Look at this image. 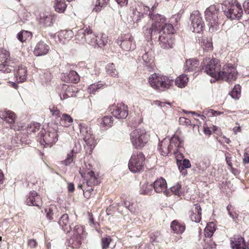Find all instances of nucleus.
<instances>
[{"label":"nucleus","mask_w":249,"mask_h":249,"mask_svg":"<svg viewBox=\"0 0 249 249\" xmlns=\"http://www.w3.org/2000/svg\"><path fill=\"white\" fill-rule=\"evenodd\" d=\"M130 8L131 10L132 11V15L131 17L134 22H138L143 18L144 12H142V9L145 10L146 8L147 11H149V16L153 21L152 24L153 26L160 30L161 26L164 24L165 22V18L158 14L154 15L152 13L151 11H150L149 7L144 6L142 4L139 5L136 2H134L132 3V6Z\"/></svg>","instance_id":"obj_1"},{"label":"nucleus","mask_w":249,"mask_h":249,"mask_svg":"<svg viewBox=\"0 0 249 249\" xmlns=\"http://www.w3.org/2000/svg\"><path fill=\"white\" fill-rule=\"evenodd\" d=\"M79 173L86 180L85 183L78 185V188L82 189L86 197H89L95 186L100 183L99 178L94 172L90 169H85L83 167L79 170Z\"/></svg>","instance_id":"obj_2"},{"label":"nucleus","mask_w":249,"mask_h":249,"mask_svg":"<svg viewBox=\"0 0 249 249\" xmlns=\"http://www.w3.org/2000/svg\"><path fill=\"white\" fill-rule=\"evenodd\" d=\"M149 83L153 89L164 90L170 87L173 83V80L167 76L154 73L149 77Z\"/></svg>","instance_id":"obj_3"},{"label":"nucleus","mask_w":249,"mask_h":249,"mask_svg":"<svg viewBox=\"0 0 249 249\" xmlns=\"http://www.w3.org/2000/svg\"><path fill=\"white\" fill-rule=\"evenodd\" d=\"M201 66L202 70L212 77L216 79L219 77L221 65L219 60L206 58L203 61Z\"/></svg>","instance_id":"obj_4"},{"label":"nucleus","mask_w":249,"mask_h":249,"mask_svg":"<svg viewBox=\"0 0 249 249\" xmlns=\"http://www.w3.org/2000/svg\"><path fill=\"white\" fill-rule=\"evenodd\" d=\"M205 19L209 27V32H213L219 29L218 9L215 5H211L205 11Z\"/></svg>","instance_id":"obj_5"},{"label":"nucleus","mask_w":249,"mask_h":249,"mask_svg":"<svg viewBox=\"0 0 249 249\" xmlns=\"http://www.w3.org/2000/svg\"><path fill=\"white\" fill-rule=\"evenodd\" d=\"M80 132L86 143V148L89 149V153L91 154L96 145V140L92 133L91 129L85 124H79Z\"/></svg>","instance_id":"obj_6"},{"label":"nucleus","mask_w":249,"mask_h":249,"mask_svg":"<svg viewBox=\"0 0 249 249\" xmlns=\"http://www.w3.org/2000/svg\"><path fill=\"white\" fill-rule=\"evenodd\" d=\"M222 8L225 16L231 20L239 19L243 14L241 5L238 4L225 2Z\"/></svg>","instance_id":"obj_7"},{"label":"nucleus","mask_w":249,"mask_h":249,"mask_svg":"<svg viewBox=\"0 0 249 249\" xmlns=\"http://www.w3.org/2000/svg\"><path fill=\"white\" fill-rule=\"evenodd\" d=\"M145 157L142 153H133L128 162V168L133 173H138L142 171L144 167Z\"/></svg>","instance_id":"obj_8"},{"label":"nucleus","mask_w":249,"mask_h":249,"mask_svg":"<svg viewBox=\"0 0 249 249\" xmlns=\"http://www.w3.org/2000/svg\"><path fill=\"white\" fill-rule=\"evenodd\" d=\"M130 140L133 145L136 148L143 147L148 141L146 132L143 129H137L130 135Z\"/></svg>","instance_id":"obj_9"},{"label":"nucleus","mask_w":249,"mask_h":249,"mask_svg":"<svg viewBox=\"0 0 249 249\" xmlns=\"http://www.w3.org/2000/svg\"><path fill=\"white\" fill-rule=\"evenodd\" d=\"M57 133V126L56 125H54L53 127H49L48 130L45 133L41 132L40 133V136L42 137L40 141L41 144L47 145L51 147L58 141V135Z\"/></svg>","instance_id":"obj_10"},{"label":"nucleus","mask_w":249,"mask_h":249,"mask_svg":"<svg viewBox=\"0 0 249 249\" xmlns=\"http://www.w3.org/2000/svg\"><path fill=\"white\" fill-rule=\"evenodd\" d=\"M0 59L2 63L0 64V72L9 73L14 70L15 62L11 59L9 52L2 50L0 53Z\"/></svg>","instance_id":"obj_11"},{"label":"nucleus","mask_w":249,"mask_h":249,"mask_svg":"<svg viewBox=\"0 0 249 249\" xmlns=\"http://www.w3.org/2000/svg\"><path fill=\"white\" fill-rule=\"evenodd\" d=\"M170 143L168 147H165V150L163 149L161 150V155L162 156H167L169 153L176 154L178 152V148L182 147L183 145V141L179 138L177 135H174L170 139Z\"/></svg>","instance_id":"obj_12"},{"label":"nucleus","mask_w":249,"mask_h":249,"mask_svg":"<svg viewBox=\"0 0 249 249\" xmlns=\"http://www.w3.org/2000/svg\"><path fill=\"white\" fill-rule=\"evenodd\" d=\"M73 234L68 241V245L73 249L79 248L83 239V228L80 225H76L73 228Z\"/></svg>","instance_id":"obj_13"},{"label":"nucleus","mask_w":249,"mask_h":249,"mask_svg":"<svg viewBox=\"0 0 249 249\" xmlns=\"http://www.w3.org/2000/svg\"><path fill=\"white\" fill-rule=\"evenodd\" d=\"M237 74L236 69L231 65L227 64L223 66L222 70L219 72V77L217 79L230 82L236 79Z\"/></svg>","instance_id":"obj_14"},{"label":"nucleus","mask_w":249,"mask_h":249,"mask_svg":"<svg viewBox=\"0 0 249 249\" xmlns=\"http://www.w3.org/2000/svg\"><path fill=\"white\" fill-rule=\"evenodd\" d=\"M109 111L118 119H125L128 116V107L123 103L112 105L109 108Z\"/></svg>","instance_id":"obj_15"},{"label":"nucleus","mask_w":249,"mask_h":249,"mask_svg":"<svg viewBox=\"0 0 249 249\" xmlns=\"http://www.w3.org/2000/svg\"><path fill=\"white\" fill-rule=\"evenodd\" d=\"M191 26L193 28V32L199 33L202 31L204 26V23L202 17L198 11H194L190 15Z\"/></svg>","instance_id":"obj_16"},{"label":"nucleus","mask_w":249,"mask_h":249,"mask_svg":"<svg viewBox=\"0 0 249 249\" xmlns=\"http://www.w3.org/2000/svg\"><path fill=\"white\" fill-rule=\"evenodd\" d=\"M155 191L157 193H163L166 196L170 195L169 190H165L167 187V183L165 179L160 178L156 180L153 183Z\"/></svg>","instance_id":"obj_17"},{"label":"nucleus","mask_w":249,"mask_h":249,"mask_svg":"<svg viewBox=\"0 0 249 249\" xmlns=\"http://www.w3.org/2000/svg\"><path fill=\"white\" fill-rule=\"evenodd\" d=\"M26 203L28 206H35L40 209L42 205V199L36 192L33 191L27 196Z\"/></svg>","instance_id":"obj_18"},{"label":"nucleus","mask_w":249,"mask_h":249,"mask_svg":"<svg viewBox=\"0 0 249 249\" xmlns=\"http://www.w3.org/2000/svg\"><path fill=\"white\" fill-rule=\"evenodd\" d=\"M202 209L199 204H196L188 212V215L190 219L195 222L198 223L201 219Z\"/></svg>","instance_id":"obj_19"},{"label":"nucleus","mask_w":249,"mask_h":249,"mask_svg":"<svg viewBox=\"0 0 249 249\" xmlns=\"http://www.w3.org/2000/svg\"><path fill=\"white\" fill-rule=\"evenodd\" d=\"M159 41V45L163 49H169L173 48L174 40L172 38L171 35H160Z\"/></svg>","instance_id":"obj_20"},{"label":"nucleus","mask_w":249,"mask_h":249,"mask_svg":"<svg viewBox=\"0 0 249 249\" xmlns=\"http://www.w3.org/2000/svg\"><path fill=\"white\" fill-rule=\"evenodd\" d=\"M50 50V47L45 42L40 41L36 45L34 53L36 56H39L47 54Z\"/></svg>","instance_id":"obj_21"},{"label":"nucleus","mask_w":249,"mask_h":249,"mask_svg":"<svg viewBox=\"0 0 249 249\" xmlns=\"http://www.w3.org/2000/svg\"><path fill=\"white\" fill-rule=\"evenodd\" d=\"M54 16L49 12L42 13L40 14L39 22L44 26H51L53 23Z\"/></svg>","instance_id":"obj_22"},{"label":"nucleus","mask_w":249,"mask_h":249,"mask_svg":"<svg viewBox=\"0 0 249 249\" xmlns=\"http://www.w3.org/2000/svg\"><path fill=\"white\" fill-rule=\"evenodd\" d=\"M0 117L6 123L12 124L15 123L16 116L14 112L4 109L0 110Z\"/></svg>","instance_id":"obj_23"},{"label":"nucleus","mask_w":249,"mask_h":249,"mask_svg":"<svg viewBox=\"0 0 249 249\" xmlns=\"http://www.w3.org/2000/svg\"><path fill=\"white\" fill-rule=\"evenodd\" d=\"M231 246L232 249H247L244 239L239 235H234L231 238Z\"/></svg>","instance_id":"obj_24"},{"label":"nucleus","mask_w":249,"mask_h":249,"mask_svg":"<svg viewBox=\"0 0 249 249\" xmlns=\"http://www.w3.org/2000/svg\"><path fill=\"white\" fill-rule=\"evenodd\" d=\"M58 224L61 227L62 229L65 232H69L71 230L68 214H63L61 216L58 221Z\"/></svg>","instance_id":"obj_25"},{"label":"nucleus","mask_w":249,"mask_h":249,"mask_svg":"<svg viewBox=\"0 0 249 249\" xmlns=\"http://www.w3.org/2000/svg\"><path fill=\"white\" fill-rule=\"evenodd\" d=\"M199 61L196 59H189L186 61L184 66L185 72L196 71L198 70Z\"/></svg>","instance_id":"obj_26"},{"label":"nucleus","mask_w":249,"mask_h":249,"mask_svg":"<svg viewBox=\"0 0 249 249\" xmlns=\"http://www.w3.org/2000/svg\"><path fill=\"white\" fill-rule=\"evenodd\" d=\"M45 211L46 213V217L49 220L57 218L59 215L57 208L54 205H52L49 208H46Z\"/></svg>","instance_id":"obj_27"},{"label":"nucleus","mask_w":249,"mask_h":249,"mask_svg":"<svg viewBox=\"0 0 249 249\" xmlns=\"http://www.w3.org/2000/svg\"><path fill=\"white\" fill-rule=\"evenodd\" d=\"M15 75L18 82H22L26 79L27 70L23 66H19L18 70L15 71Z\"/></svg>","instance_id":"obj_28"},{"label":"nucleus","mask_w":249,"mask_h":249,"mask_svg":"<svg viewBox=\"0 0 249 249\" xmlns=\"http://www.w3.org/2000/svg\"><path fill=\"white\" fill-rule=\"evenodd\" d=\"M143 33L144 35L148 38H154L155 36L159 34V29L156 28L155 26L152 25L145 26L143 28Z\"/></svg>","instance_id":"obj_29"},{"label":"nucleus","mask_w":249,"mask_h":249,"mask_svg":"<svg viewBox=\"0 0 249 249\" xmlns=\"http://www.w3.org/2000/svg\"><path fill=\"white\" fill-rule=\"evenodd\" d=\"M64 80L67 82L77 83L80 80V77L75 71H71L65 76Z\"/></svg>","instance_id":"obj_30"},{"label":"nucleus","mask_w":249,"mask_h":249,"mask_svg":"<svg viewBox=\"0 0 249 249\" xmlns=\"http://www.w3.org/2000/svg\"><path fill=\"white\" fill-rule=\"evenodd\" d=\"M171 228L174 232L177 234L183 233L185 230V225L176 220H174L171 223Z\"/></svg>","instance_id":"obj_31"},{"label":"nucleus","mask_w":249,"mask_h":249,"mask_svg":"<svg viewBox=\"0 0 249 249\" xmlns=\"http://www.w3.org/2000/svg\"><path fill=\"white\" fill-rule=\"evenodd\" d=\"M97 40V36L92 33V30L87 28L86 43L95 47Z\"/></svg>","instance_id":"obj_32"},{"label":"nucleus","mask_w":249,"mask_h":249,"mask_svg":"<svg viewBox=\"0 0 249 249\" xmlns=\"http://www.w3.org/2000/svg\"><path fill=\"white\" fill-rule=\"evenodd\" d=\"M188 82V77L186 74H181L178 77L175 81V84L179 88L185 87Z\"/></svg>","instance_id":"obj_33"},{"label":"nucleus","mask_w":249,"mask_h":249,"mask_svg":"<svg viewBox=\"0 0 249 249\" xmlns=\"http://www.w3.org/2000/svg\"><path fill=\"white\" fill-rule=\"evenodd\" d=\"M72 123L73 119L70 115L66 113L62 115L60 121V124L62 126L67 127L70 126Z\"/></svg>","instance_id":"obj_34"},{"label":"nucleus","mask_w":249,"mask_h":249,"mask_svg":"<svg viewBox=\"0 0 249 249\" xmlns=\"http://www.w3.org/2000/svg\"><path fill=\"white\" fill-rule=\"evenodd\" d=\"M86 32L87 28L79 30L75 35V40L79 43L84 44L86 43Z\"/></svg>","instance_id":"obj_35"},{"label":"nucleus","mask_w":249,"mask_h":249,"mask_svg":"<svg viewBox=\"0 0 249 249\" xmlns=\"http://www.w3.org/2000/svg\"><path fill=\"white\" fill-rule=\"evenodd\" d=\"M54 7L56 12L63 13L66 9L67 5L64 0H55Z\"/></svg>","instance_id":"obj_36"},{"label":"nucleus","mask_w":249,"mask_h":249,"mask_svg":"<svg viewBox=\"0 0 249 249\" xmlns=\"http://www.w3.org/2000/svg\"><path fill=\"white\" fill-rule=\"evenodd\" d=\"M107 74L113 77H118L119 72L116 69V67L113 63L108 64L106 67Z\"/></svg>","instance_id":"obj_37"},{"label":"nucleus","mask_w":249,"mask_h":249,"mask_svg":"<svg viewBox=\"0 0 249 249\" xmlns=\"http://www.w3.org/2000/svg\"><path fill=\"white\" fill-rule=\"evenodd\" d=\"M32 36V34L30 32L25 31V30H22L20 32H19L17 34V38L18 40H19L20 42H24L26 40L31 39Z\"/></svg>","instance_id":"obj_38"},{"label":"nucleus","mask_w":249,"mask_h":249,"mask_svg":"<svg viewBox=\"0 0 249 249\" xmlns=\"http://www.w3.org/2000/svg\"><path fill=\"white\" fill-rule=\"evenodd\" d=\"M162 32L164 35H171L174 33V28L172 24H166L164 23V25L161 26L160 30L159 31V34H160Z\"/></svg>","instance_id":"obj_39"},{"label":"nucleus","mask_w":249,"mask_h":249,"mask_svg":"<svg viewBox=\"0 0 249 249\" xmlns=\"http://www.w3.org/2000/svg\"><path fill=\"white\" fill-rule=\"evenodd\" d=\"M30 14L27 12L24 8H21L18 12V17L20 18V21L24 23L25 21L28 20L30 17Z\"/></svg>","instance_id":"obj_40"},{"label":"nucleus","mask_w":249,"mask_h":249,"mask_svg":"<svg viewBox=\"0 0 249 249\" xmlns=\"http://www.w3.org/2000/svg\"><path fill=\"white\" fill-rule=\"evenodd\" d=\"M142 59L146 66L150 65L153 62L152 52L151 51L145 52L143 54Z\"/></svg>","instance_id":"obj_41"},{"label":"nucleus","mask_w":249,"mask_h":249,"mask_svg":"<svg viewBox=\"0 0 249 249\" xmlns=\"http://www.w3.org/2000/svg\"><path fill=\"white\" fill-rule=\"evenodd\" d=\"M215 230L213 223L207 224L205 229V237L207 238L208 239H211L210 238L213 236Z\"/></svg>","instance_id":"obj_42"},{"label":"nucleus","mask_w":249,"mask_h":249,"mask_svg":"<svg viewBox=\"0 0 249 249\" xmlns=\"http://www.w3.org/2000/svg\"><path fill=\"white\" fill-rule=\"evenodd\" d=\"M153 184L146 183L142 186L141 191L142 194L151 195L153 192Z\"/></svg>","instance_id":"obj_43"},{"label":"nucleus","mask_w":249,"mask_h":249,"mask_svg":"<svg viewBox=\"0 0 249 249\" xmlns=\"http://www.w3.org/2000/svg\"><path fill=\"white\" fill-rule=\"evenodd\" d=\"M108 1V0H96L93 11L96 12L101 11L106 6Z\"/></svg>","instance_id":"obj_44"},{"label":"nucleus","mask_w":249,"mask_h":249,"mask_svg":"<svg viewBox=\"0 0 249 249\" xmlns=\"http://www.w3.org/2000/svg\"><path fill=\"white\" fill-rule=\"evenodd\" d=\"M104 87V85L101 83H96L90 85L88 88V91L89 93L94 94L96 91Z\"/></svg>","instance_id":"obj_45"},{"label":"nucleus","mask_w":249,"mask_h":249,"mask_svg":"<svg viewBox=\"0 0 249 249\" xmlns=\"http://www.w3.org/2000/svg\"><path fill=\"white\" fill-rule=\"evenodd\" d=\"M114 119L111 116H106L102 119L101 124L105 126L110 127L113 124Z\"/></svg>","instance_id":"obj_46"},{"label":"nucleus","mask_w":249,"mask_h":249,"mask_svg":"<svg viewBox=\"0 0 249 249\" xmlns=\"http://www.w3.org/2000/svg\"><path fill=\"white\" fill-rule=\"evenodd\" d=\"M73 32L71 30H63L61 31L58 35L59 38H64L65 39L69 40L72 37Z\"/></svg>","instance_id":"obj_47"},{"label":"nucleus","mask_w":249,"mask_h":249,"mask_svg":"<svg viewBox=\"0 0 249 249\" xmlns=\"http://www.w3.org/2000/svg\"><path fill=\"white\" fill-rule=\"evenodd\" d=\"M75 153L73 149L71 150L70 152L67 154V158L62 161V163L66 165H68L73 162L74 154Z\"/></svg>","instance_id":"obj_48"},{"label":"nucleus","mask_w":249,"mask_h":249,"mask_svg":"<svg viewBox=\"0 0 249 249\" xmlns=\"http://www.w3.org/2000/svg\"><path fill=\"white\" fill-rule=\"evenodd\" d=\"M120 46L125 51H129L134 49V47L132 46L131 42L128 40L122 41L120 44Z\"/></svg>","instance_id":"obj_49"},{"label":"nucleus","mask_w":249,"mask_h":249,"mask_svg":"<svg viewBox=\"0 0 249 249\" xmlns=\"http://www.w3.org/2000/svg\"><path fill=\"white\" fill-rule=\"evenodd\" d=\"M241 88L239 85H235L233 89L230 93V95L232 98L234 99H237L240 94Z\"/></svg>","instance_id":"obj_50"},{"label":"nucleus","mask_w":249,"mask_h":249,"mask_svg":"<svg viewBox=\"0 0 249 249\" xmlns=\"http://www.w3.org/2000/svg\"><path fill=\"white\" fill-rule=\"evenodd\" d=\"M111 242V238L110 236L107 235L101 239V246L103 249H107Z\"/></svg>","instance_id":"obj_51"},{"label":"nucleus","mask_w":249,"mask_h":249,"mask_svg":"<svg viewBox=\"0 0 249 249\" xmlns=\"http://www.w3.org/2000/svg\"><path fill=\"white\" fill-rule=\"evenodd\" d=\"M181 185L180 183H177L176 185L170 188V191L175 195L180 196L181 195Z\"/></svg>","instance_id":"obj_52"},{"label":"nucleus","mask_w":249,"mask_h":249,"mask_svg":"<svg viewBox=\"0 0 249 249\" xmlns=\"http://www.w3.org/2000/svg\"><path fill=\"white\" fill-rule=\"evenodd\" d=\"M107 42V37L105 34L102 35L100 38L96 41V46L99 47L105 46Z\"/></svg>","instance_id":"obj_53"},{"label":"nucleus","mask_w":249,"mask_h":249,"mask_svg":"<svg viewBox=\"0 0 249 249\" xmlns=\"http://www.w3.org/2000/svg\"><path fill=\"white\" fill-rule=\"evenodd\" d=\"M177 164L178 167H183V168H188L191 167V164L190 160L188 159H185L182 161H179L177 160Z\"/></svg>","instance_id":"obj_54"},{"label":"nucleus","mask_w":249,"mask_h":249,"mask_svg":"<svg viewBox=\"0 0 249 249\" xmlns=\"http://www.w3.org/2000/svg\"><path fill=\"white\" fill-rule=\"evenodd\" d=\"M204 240L206 244L203 245V249H215L216 245L211 239H204Z\"/></svg>","instance_id":"obj_55"},{"label":"nucleus","mask_w":249,"mask_h":249,"mask_svg":"<svg viewBox=\"0 0 249 249\" xmlns=\"http://www.w3.org/2000/svg\"><path fill=\"white\" fill-rule=\"evenodd\" d=\"M201 45L203 46V49L206 51L212 50L213 45L211 42H210L207 38L202 39L201 41Z\"/></svg>","instance_id":"obj_56"},{"label":"nucleus","mask_w":249,"mask_h":249,"mask_svg":"<svg viewBox=\"0 0 249 249\" xmlns=\"http://www.w3.org/2000/svg\"><path fill=\"white\" fill-rule=\"evenodd\" d=\"M210 164L209 160H205L200 163L199 165H197V167L198 168L199 172L201 171H203L206 170V169L210 166Z\"/></svg>","instance_id":"obj_57"},{"label":"nucleus","mask_w":249,"mask_h":249,"mask_svg":"<svg viewBox=\"0 0 249 249\" xmlns=\"http://www.w3.org/2000/svg\"><path fill=\"white\" fill-rule=\"evenodd\" d=\"M76 89L72 86H68L66 89V92L67 93V96L73 97L75 96Z\"/></svg>","instance_id":"obj_58"},{"label":"nucleus","mask_w":249,"mask_h":249,"mask_svg":"<svg viewBox=\"0 0 249 249\" xmlns=\"http://www.w3.org/2000/svg\"><path fill=\"white\" fill-rule=\"evenodd\" d=\"M40 125L37 123L31 124L29 126H28V131L31 132H35L36 130H39Z\"/></svg>","instance_id":"obj_59"},{"label":"nucleus","mask_w":249,"mask_h":249,"mask_svg":"<svg viewBox=\"0 0 249 249\" xmlns=\"http://www.w3.org/2000/svg\"><path fill=\"white\" fill-rule=\"evenodd\" d=\"M49 110L53 116L60 117V111L57 107L54 106H51L49 107Z\"/></svg>","instance_id":"obj_60"},{"label":"nucleus","mask_w":249,"mask_h":249,"mask_svg":"<svg viewBox=\"0 0 249 249\" xmlns=\"http://www.w3.org/2000/svg\"><path fill=\"white\" fill-rule=\"evenodd\" d=\"M169 144L168 141L166 140L165 139L161 141L158 145V149L160 153H161V150L162 149L165 150V147L167 148Z\"/></svg>","instance_id":"obj_61"},{"label":"nucleus","mask_w":249,"mask_h":249,"mask_svg":"<svg viewBox=\"0 0 249 249\" xmlns=\"http://www.w3.org/2000/svg\"><path fill=\"white\" fill-rule=\"evenodd\" d=\"M179 122L180 124L189 126L191 125V121L189 119L185 117H180Z\"/></svg>","instance_id":"obj_62"},{"label":"nucleus","mask_w":249,"mask_h":249,"mask_svg":"<svg viewBox=\"0 0 249 249\" xmlns=\"http://www.w3.org/2000/svg\"><path fill=\"white\" fill-rule=\"evenodd\" d=\"M124 204L126 208L132 213H136L137 214H138V213L135 211V209L132 206V205L130 203L127 201H124Z\"/></svg>","instance_id":"obj_63"},{"label":"nucleus","mask_w":249,"mask_h":249,"mask_svg":"<svg viewBox=\"0 0 249 249\" xmlns=\"http://www.w3.org/2000/svg\"><path fill=\"white\" fill-rule=\"evenodd\" d=\"M52 76L51 75V73L49 72H46L44 73L42 79H44V82L47 83L50 81L52 79Z\"/></svg>","instance_id":"obj_64"}]
</instances>
